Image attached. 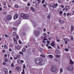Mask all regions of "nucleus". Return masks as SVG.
<instances>
[{"mask_svg":"<svg viewBox=\"0 0 74 74\" xmlns=\"http://www.w3.org/2000/svg\"><path fill=\"white\" fill-rule=\"evenodd\" d=\"M42 60L40 58H38L35 60V63L38 65H42Z\"/></svg>","mask_w":74,"mask_h":74,"instance_id":"nucleus-1","label":"nucleus"},{"mask_svg":"<svg viewBox=\"0 0 74 74\" xmlns=\"http://www.w3.org/2000/svg\"><path fill=\"white\" fill-rule=\"evenodd\" d=\"M51 72H56V71L57 70L56 65H51Z\"/></svg>","mask_w":74,"mask_h":74,"instance_id":"nucleus-2","label":"nucleus"},{"mask_svg":"<svg viewBox=\"0 0 74 74\" xmlns=\"http://www.w3.org/2000/svg\"><path fill=\"white\" fill-rule=\"evenodd\" d=\"M21 17L24 19H27L28 18V16L27 14L23 13L21 14Z\"/></svg>","mask_w":74,"mask_h":74,"instance_id":"nucleus-3","label":"nucleus"},{"mask_svg":"<svg viewBox=\"0 0 74 74\" xmlns=\"http://www.w3.org/2000/svg\"><path fill=\"white\" fill-rule=\"evenodd\" d=\"M67 69L69 71H73V68L71 66H69L67 67Z\"/></svg>","mask_w":74,"mask_h":74,"instance_id":"nucleus-4","label":"nucleus"},{"mask_svg":"<svg viewBox=\"0 0 74 74\" xmlns=\"http://www.w3.org/2000/svg\"><path fill=\"white\" fill-rule=\"evenodd\" d=\"M40 34V32L39 31L37 30H36L35 31V36L37 37V36H38Z\"/></svg>","mask_w":74,"mask_h":74,"instance_id":"nucleus-5","label":"nucleus"},{"mask_svg":"<svg viewBox=\"0 0 74 74\" xmlns=\"http://www.w3.org/2000/svg\"><path fill=\"white\" fill-rule=\"evenodd\" d=\"M12 19V16L11 15H8L7 16L6 19L8 21H10Z\"/></svg>","mask_w":74,"mask_h":74,"instance_id":"nucleus-6","label":"nucleus"},{"mask_svg":"<svg viewBox=\"0 0 74 74\" xmlns=\"http://www.w3.org/2000/svg\"><path fill=\"white\" fill-rule=\"evenodd\" d=\"M35 3L36 5L38 4L39 3H41V1L40 0H35Z\"/></svg>","mask_w":74,"mask_h":74,"instance_id":"nucleus-7","label":"nucleus"},{"mask_svg":"<svg viewBox=\"0 0 74 74\" xmlns=\"http://www.w3.org/2000/svg\"><path fill=\"white\" fill-rule=\"evenodd\" d=\"M64 41H65V44H67V41H69V40L67 38H64L63 39Z\"/></svg>","mask_w":74,"mask_h":74,"instance_id":"nucleus-8","label":"nucleus"},{"mask_svg":"<svg viewBox=\"0 0 74 74\" xmlns=\"http://www.w3.org/2000/svg\"><path fill=\"white\" fill-rule=\"evenodd\" d=\"M14 25L17 26H18L19 25V23L17 21H16L14 23Z\"/></svg>","mask_w":74,"mask_h":74,"instance_id":"nucleus-9","label":"nucleus"},{"mask_svg":"<svg viewBox=\"0 0 74 74\" xmlns=\"http://www.w3.org/2000/svg\"><path fill=\"white\" fill-rule=\"evenodd\" d=\"M16 69L18 71H20L21 70V69L19 67H17L16 68Z\"/></svg>","mask_w":74,"mask_h":74,"instance_id":"nucleus-10","label":"nucleus"},{"mask_svg":"<svg viewBox=\"0 0 74 74\" xmlns=\"http://www.w3.org/2000/svg\"><path fill=\"white\" fill-rule=\"evenodd\" d=\"M65 9L66 11H67V10H69L70 9V7H69V6H67L65 7Z\"/></svg>","mask_w":74,"mask_h":74,"instance_id":"nucleus-11","label":"nucleus"},{"mask_svg":"<svg viewBox=\"0 0 74 74\" xmlns=\"http://www.w3.org/2000/svg\"><path fill=\"white\" fill-rule=\"evenodd\" d=\"M33 25L34 26V27H35L36 26H37V25L36 24V23L34 22H33Z\"/></svg>","mask_w":74,"mask_h":74,"instance_id":"nucleus-12","label":"nucleus"},{"mask_svg":"<svg viewBox=\"0 0 74 74\" xmlns=\"http://www.w3.org/2000/svg\"><path fill=\"white\" fill-rule=\"evenodd\" d=\"M48 57L50 58H51V59H53V56L52 55H48Z\"/></svg>","mask_w":74,"mask_h":74,"instance_id":"nucleus-13","label":"nucleus"},{"mask_svg":"<svg viewBox=\"0 0 74 74\" xmlns=\"http://www.w3.org/2000/svg\"><path fill=\"white\" fill-rule=\"evenodd\" d=\"M74 29V26L72 25L71 26V32H72V31H73Z\"/></svg>","mask_w":74,"mask_h":74,"instance_id":"nucleus-14","label":"nucleus"},{"mask_svg":"<svg viewBox=\"0 0 74 74\" xmlns=\"http://www.w3.org/2000/svg\"><path fill=\"white\" fill-rule=\"evenodd\" d=\"M4 71L5 73H8V71L7 70V69L5 68L4 69Z\"/></svg>","mask_w":74,"mask_h":74,"instance_id":"nucleus-15","label":"nucleus"},{"mask_svg":"<svg viewBox=\"0 0 74 74\" xmlns=\"http://www.w3.org/2000/svg\"><path fill=\"white\" fill-rule=\"evenodd\" d=\"M59 22L61 23H64V21H62L61 20H59Z\"/></svg>","mask_w":74,"mask_h":74,"instance_id":"nucleus-16","label":"nucleus"},{"mask_svg":"<svg viewBox=\"0 0 74 74\" xmlns=\"http://www.w3.org/2000/svg\"><path fill=\"white\" fill-rule=\"evenodd\" d=\"M17 18H18V14H15L14 16V19H17Z\"/></svg>","mask_w":74,"mask_h":74,"instance_id":"nucleus-17","label":"nucleus"},{"mask_svg":"<svg viewBox=\"0 0 74 74\" xmlns=\"http://www.w3.org/2000/svg\"><path fill=\"white\" fill-rule=\"evenodd\" d=\"M26 35V33H21V35L22 36H25Z\"/></svg>","mask_w":74,"mask_h":74,"instance_id":"nucleus-18","label":"nucleus"},{"mask_svg":"<svg viewBox=\"0 0 74 74\" xmlns=\"http://www.w3.org/2000/svg\"><path fill=\"white\" fill-rule=\"evenodd\" d=\"M30 9L33 12H34V11H35V10L34 9V8L33 7H31Z\"/></svg>","mask_w":74,"mask_h":74,"instance_id":"nucleus-19","label":"nucleus"},{"mask_svg":"<svg viewBox=\"0 0 74 74\" xmlns=\"http://www.w3.org/2000/svg\"><path fill=\"white\" fill-rule=\"evenodd\" d=\"M74 62L73 61H72L71 59L70 60V64H73Z\"/></svg>","mask_w":74,"mask_h":74,"instance_id":"nucleus-20","label":"nucleus"},{"mask_svg":"<svg viewBox=\"0 0 74 74\" xmlns=\"http://www.w3.org/2000/svg\"><path fill=\"white\" fill-rule=\"evenodd\" d=\"M56 39L57 42H59V41H60V40H59V38H58V37H56Z\"/></svg>","mask_w":74,"mask_h":74,"instance_id":"nucleus-21","label":"nucleus"},{"mask_svg":"<svg viewBox=\"0 0 74 74\" xmlns=\"http://www.w3.org/2000/svg\"><path fill=\"white\" fill-rule=\"evenodd\" d=\"M16 40H18V39H19V36H18V35H16Z\"/></svg>","mask_w":74,"mask_h":74,"instance_id":"nucleus-22","label":"nucleus"},{"mask_svg":"<svg viewBox=\"0 0 74 74\" xmlns=\"http://www.w3.org/2000/svg\"><path fill=\"white\" fill-rule=\"evenodd\" d=\"M47 18L48 19H50V15H49L47 16Z\"/></svg>","mask_w":74,"mask_h":74,"instance_id":"nucleus-23","label":"nucleus"},{"mask_svg":"<svg viewBox=\"0 0 74 74\" xmlns=\"http://www.w3.org/2000/svg\"><path fill=\"white\" fill-rule=\"evenodd\" d=\"M13 30H14L15 31H16V30H17V28L13 27Z\"/></svg>","mask_w":74,"mask_h":74,"instance_id":"nucleus-24","label":"nucleus"},{"mask_svg":"<svg viewBox=\"0 0 74 74\" xmlns=\"http://www.w3.org/2000/svg\"><path fill=\"white\" fill-rule=\"evenodd\" d=\"M20 57V56L19 55H17L16 56V58H17V59H19V58Z\"/></svg>","mask_w":74,"mask_h":74,"instance_id":"nucleus-25","label":"nucleus"},{"mask_svg":"<svg viewBox=\"0 0 74 74\" xmlns=\"http://www.w3.org/2000/svg\"><path fill=\"white\" fill-rule=\"evenodd\" d=\"M60 73H62L63 72V70L62 69V68L60 69Z\"/></svg>","mask_w":74,"mask_h":74,"instance_id":"nucleus-26","label":"nucleus"},{"mask_svg":"<svg viewBox=\"0 0 74 74\" xmlns=\"http://www.w3.org/2000/svg\"><path fill=\"white\" fill-rule=\"evenodd\" d=\"M51 46H53V47H54V46H55V44L53 43H51Z\"/></svg>","mask_w":74,"mask_h":74,"instance_id":"nucleus-27","label":"nucleus"},{"mask_svg":"<svg viewBox=\"0 0 74 74\" xmlns=\"http://www.w3.org/2000/svg\"><path fill=\"white\" fill-rule=\"evenodd\" d=\"M15 8H18V7H19V6H18V5H16L15 6Z\"/></svg>","mask_w":74,"mask_h":74,"instance_id":"nucleus-28","label":"nucleus"},{"mask_svg":"<svg viewBox=\"0 0 74 74\" xmlns=\"http://www.w3.org/2000/svg\"><path fill=\"white\" fill-rule=\"evenodd\" d=\"M25 51H26V49H25V48H23V49H22V51H23V52H25Z\"/></svg>","mask_w":74,"mask_h":74,"instance_id":"nucleus-29","label":"nucleus"},{"mask_svg":"<svg viewBox=\"0 0 74 74\" xmlns=\"http://www.w3.org/2000/svg\"><path fill=\"white\" fill-rule=\"evenodd\" d=\"M23 72H22V74H25V70H24V69H23Z\"/></svg>","mask_w":74,"mask_h":74,"instance_id":"nucleus-30","label":"nucleus"},{"mask_svg":"<svg viewBox=\"0 0 74 74\" xmlns=\"http://www.w3.org/2000/svg\"><path fill=\"white\" fill-rule=\"evenodd\" d=\"M11 66V67H15V65H14L13 63H12Z\"/></svg>","mask_w":74,"mask_h":74,"instance_id":"nucleus-31","label":"nucleus"},{"mask_svg":"<svg viewBox=\"0 0 74 74\" xmlns=\"http://www.w3.org/2000/svg\"><path fill=\"white\" fill-rule=\"evenodd\" d=\"M19 53H20V54H21V55H23V53L22 51H21L20 52H19Z\"/></svg>","mask_w":74,"mask_h":74,"instance_id":"nucleus-32","label":"nucleus"},{"mask_svg":"<svg viewBox=\"0 0 74 74\" xmlns=\"http://www.w3.org/2000/svg\"><path fill=\"white\" fill-rule=\"evenodd\" d=\"M17 49H21V48H20V47H19V46H17Z\"/></svg>","mask_w":74,"mask_h":74,"instance_id":"nucleus-33","label":"nucleus"},{"mask_svg":"<svg viewBox=\"0 0 74 74\" xmlns=\"http://www.w3.org/2000/svg\"><path fill=\"white\" fill-rule=\"evenodd\" d=\"M41 56L43 58H45V55H41Z\"/></svg>","mask_w":74,"mask_h":74,"instance_id":"nucleus-34","label":"nucleus"},{"mask_svg":"<svg viewBox=\"0 0 74 74\" xmlns=\"http://www.w3.org/2000/svg\"><path fill=\"white\" fill-rule=\"evenodd\" d=\"M17 62L18 63H21V60H17Z\"/></svg>","mask_w":74,"mask_h":74,"instance_id":"nucleus-35","label":"nucleus"},{"mask_svg":"<svg viewBox=\"0 0 74 74\" xmlns=\"http://www.w3.org/2000/svg\"><path fill=\"white\" fill-rule=\"evenodd\" d=\"M45 2V1L44 0H43L42 1V4H44Z\"/></svg>","mask_w":74,"mask_h":74,"instance_id":"nucleus-36","label":"nucleus"},{"mask_svg":"<svg viewBox=\"0 0 74 74\" xmlns=\"http://www.w3.org/2000/svg\"><path fill=\"white\" fill-rule=\"evenodd\" d=\"M14 41L15 44H17V41L16 40H15Z\"/></svg>","mask_w":74,"mask_h":74,"instance_id":"nucleus-37","label":"nucleus"},{"mask_svg":"<svg viewBox=\"0 0 74 74\" xmlns=\"http://www.w3.org/2000/svg\"><path fill=\"white\" fill-rule=\"evenodd\" d=\"M48 49H52V47H51L49 46H48Z\"/></svg>","mask_w":74,"mask_h":74,"instance_id":"nucleus-38","label":"nucleus"},{"mask_svg":"<svg viewBox=\"0 0 74 74\" xmlns=\"http://www.w3.org/2000/svg\"><path fill=\"white\" fill-rule=\"evenodd\" d=\"M53 8H56V6H55V4L53 5Z\"/></svg>","mask_w":74,"mask_h":74,"instance_id":"nucleus-39","label":"nucleus"},{"mask_svg":"<svg viewBox=\"0 0 74 74\" xmlns=\"http://www.w3.org/2000/svg\"><path fill=\"white\" fill-rule=\"evenodd\" d=\"M59 55H56V58H59Z\"/></svg>","mask_w":74,"mask_h":74,"instance_id":"nucleus-40","label":"nucleus"},{"mask_svg":"<svg viewBox=\"0 0 74 74\" xmlns=\"http://www.w3.org/2000/svg\"><path fill=\"white\" fill-rule=\"evenodd\" d=\"M16 34V33H15V32H14L13 33V36H15V35Z\"/></svg>","mask_w":74,"mask_h":74,"instance_id":"nucleus-41","label":"nucleus"},{"mask_svg":"<svg viewBox=\"0 0 74 74\" xmlns=\"http://www.w3.org/2000/svg\"><path fill=\"white\" fill-rule=\"evenodd\" d=\"M26 68V66L25 65H23V69H25Z\"/></svg>","mask_w":74,"mask_h":74,"instance_id":"nucleus-42","label":"nucleus"},{"mask_svg":"<svg viewBox=\"0 0 74 74\" xmlns=\"http://www.w3.org/2000/svg\"><path fill=\"white\" fill-rule=\"evenodd\" d=\"M46 6H47V5L45 4H43V6L44 7H46Z\"/></svg>","mask_w":74,"mask_h":74,"instance_id":"nucleus-43","label":"nucleus"},{"mask_svg":"<svg viewBox=\"0 0 74 74\" xmlns=\"http://www.w3.org/2000/svg\"><path fill=\"white\" fill-rule=\"evenodd\" d=\"M25 10H29V8H28V7H26L25 8Z\"/></svg>","mask_w":74,"mask_h":74,"instance_id":"nucleus-44","label":"nucleus"},{"mask_svg":"<svg viewBox=\"0 0 74 74\" xmlns=\"http://www.w3.org/2000/svg\"><path fill=\"white\" fill-rule=\"evenodd\" d=\"M58 5V4L57 3H56L55 4V6H56V7Z\"/></svg>","mask_w":74,"mask_h":74,"instance_id":"nucleus-45","label":"nucleus"},{"mask_svg":"<svg viewBox=\"0 0 74 74\" xmlns=\"http://www.w3.org/2000/svg\"><path fill=\"white\" fill-rule=\"evenodd\" d=\"M4 48H6V49H8V47L6 46H4Z\"/></svg>","mask_w":74,"mask_h":74,"instance_id":"nucleus-46","label":"nucleus"},{"mask_svg":"<svg viewBox=\"0 0 74 74\" xmlns=\"http://www.w3.org/2000/svg\"><path fill=\"white\" fill-rule=\"evenodd\" d=\"M59 51H58V50H56V53H58Z\"/></svg>","mask_w":74,"mask_h":74,"instance_id":"nucleus-47","label":"nucleus"},{"mask_svg":"<svg viewBox=\"0 0 74 74\" xmlns=\"http://www.w3.org/2000/svg\"><path fill=\"white\" fill-rule=\"evenodd\" d=\"M14 59L15 60H16V59H18V58H17L16 57H14Z\"/></svg>","mask_w":74,"mask_h":74,"instance_id":"nucleus-48","label":"nucleus"},{"mask_svg":"<svg viewBox=\"0 0 74 74\" xmlns=\"http://www.w3.org/2000/svg\"><path fill=\"white\" fill-rule=\"evenodd\" d=\"M58 2L59 3H61V1H60V0H58Z\"/></svg>","mask_w":74,"mask_h":74,"instance_id":"nucleus-49","label":"nucleus"},{"mask_svg":"<svg viewBox=\"0 0 74 74\" xmlns=\"http://www.w3.org/2000/svg\"><path fill=\"white\" fill-rule=\"evenodd\" d=\"M42 42H43V43H44L45 44V43H46V42H45V41L44 40H43L42 41Z\"/></svg>","mask_w":74,"mask_h":74,"instance_id":"nucleus-50","label":"nucleus"},{"mask_svg":"<svg viewBox=\"0 0 74 74\" xmlns=\"http://www.w3.org/2000/svg\"><path fill=\"white\" fill-rule=\"evenodd\" d=\"M18 42H19L20 44H22V43H21V42L20 40H18Z\"/></svg>","mask_w":74,"mask_h":74,"instance_id":"nucleus-51","label":"nucleus"},{"mask_svg":"<svg viewBox=\"0 0 74 74\" xmlns=\"http://www.w3.org/2000/svg\"><path fill=\"white\" fill-rule=\"evenodd\" d=\"M71 40H74V38H73L72 37H71Z\"/></svg>","mask_w":74,"mask_h":74,"instance_id":"nucleus-52","label":"nucleus"},{"mask_svg":"<svg viewBox=\"0 0 74 74\" xmlns=\"http://www.w3.org/2000/svg\"><path fill=\"white\" fill-rule=\"evenodd\" d=\"M63 13V12H62V11H60L59 12L60 14H62Z\"/></svg>","mask_w":74,"mask_h":74,"instance_id":"nucleus-53","label":"nucleus"},{"mask_svg":"<svg viewBox=\"0 0 74 74\" xmlns=\"http://www.w3.org/2000/svg\"><path fill=\"white\" fill-rule=\"evenodd\" d=\"M65 51H69V49H66Z\"/></svg>","mask_w":74,"mask_h":74,"instance_id":"nucleus-54","label":"nucleus"},{"mask_svg":"<svg viewBox=\"0 0 74 74\" xmlns=\"http://www.w3.org/2000/svg\"><path fill=\"white\" fill-rule=\"evenodd\" d=\"M69 13H67V14H66V15H67V16H69Z\"/></svg>","mask_w":74,"mask_h":74,"instance_id":"nucleus-55","label":"nucleus"},{"mask_svg":"<svg viewBox=\"0 0 74 74\" xmlns=\"http://www.w3.org/2000/svg\"><path fill=\"white\" fill-rule=\"evenodd\" d=\"M43 31L44 32H45V31H46V28H44L43 29Z\"/></svg>","mask_w":74,"mask_h":74,"instance_id":"nucleus-56","label":"nucleus"},{"mask_svg":"<svg viewBox=\"0 0 74 74\" xmlns=\"http://www.w3.org/2000/svg\"><path fill=\"white\" fill-rule=\"evenodd\" d=\"M47 44H50V42L49 41H47Z\"/></svg>","mask_w":74,"mask_h":74,"instance_id":"nucleus-57","label":"nucleus"},{"mask_svg":"<svg viewBox=\"0 0 74 74\" xmlns=\"http://www.w3.org/2000/svg\"><path fill=\"white\" fill-rule=\"evenodd\" d=\"M30 3H28L27 4V5L28 6H30Z\"/></svg>","mask_w":74,"mask_h":74,"instance_id":"nucleus-58","label":"nucleus"},{"mask_svg":"<svg viewBox=\"0 0 74 74\" xmlns=\"http://www.w3.org/2000/svg\"><path fill=\"white\" fill-rule=\"evenodd\" d=\"M3 65H5V64H6V63L4 62L3 63Z\"/></svg>","mask_w":74,"mask_h":74,"instance_id":"nucleus-59","label":"nucleus"},{"mask_svg":"<svg viewBox=\"0 0 74 74\" xmlns=\"http://www.w3.org/2000/svg\"><path fill=\"white\" fill-rule=\"evenodd\" d=\"M61 28L62 29H64V27H61Z\"/></svg>","mask_w":74,"mask_h":74,"instance_id":"nucleus-60","label":"nucleus"},{"mask_svg":"<svg viewBox=\"0 0 74 74\" xmlns=\"http://www.w3.org/2000/svg\"><path fill=\"white\" fill-rule=\"evenodd\" d=\"M11 73H12V71H9L10 74H11Z\"/></svg>","mask_w":74,"mask_h":74,"instance_id":"nucleus-61","label":"nucleus"},{"mask_svg":"<svg viewBox=\"0 0 74 74\" xmlns=\"http://www.w3.org/2000/svg\"><path fill=\"white\" fill-rule=\"evenodd\" d=\"M72 15H74V11H73V13L72 14Z\"/></svg>","mask_w":74,"mask_h":74,"instance_id":"nucleus-62","label":"nucleus"},{"mask_svg":"<svg viewBox=\"0 0 74 74\" xmlns=\"http://www.w3.org/2000/svg\"><path fill=\"white\" fill-rule=\"evenodd\" d=\"M8 61V60H7V59H5V62H7Z\"/></svg>","mask_w":74,"mask_h":74,"instance_id":"nucleus-63","label":"nucleus"},{"mask_svg":"<svg viewBox=\"0 0 74 74\" xmlns=\"http://www.w3.org/2000/svg\"><path fill=\"white\" fill-rule=\"evenodd\" d=\"M43 40H47V41H48V39H43Z\"/></svg>","mask_w":74,"mask_h":74,"instance_id":"nucleus-64","label":"nucleus"}]
</instances>
